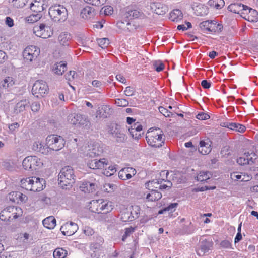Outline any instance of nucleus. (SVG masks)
I'll return each mask as SVG.
<instances>
[{"label": "nucleus", "instance_id": "33", "mask_svg": "<svg viewBox=\"0 0 258 258\" xmlns=\"http://www.w3.org/2000/svg\"><path fill=\"white\" fill-rule=\"evenodd\" d=\"M161 198L162 194L154 189H151L150 193L146 196V199L150 201H158Z\"/></svg>", "mask_w": 258, "mask_h": 258}, {"label": "nucleus", "instance_id": "30", "mask_svg": "<svg viewBox=\"0 0 258 258\" xmlns=\"http://www.w3.org/2000/svg\"><path fill=\"white\" fill-rule=\"evenodd\" d=\"M112 136L116 138V140L118 142H123L127 139L126 135L124 134L122 131L117 127H116L112 133Z\"/></svg>", "mask_w": 258, "mask_h": 258}, {"label": "nucleus", "instance_id": "50", "mask_svg": "<svg viewBox=\"0 0 258 258\" xmlns=\"http://www.w3.org/2000/svg\"><path fill=\"white\" fill-rule=\"evenodd\" d=\"M115 103L118 106L125 107L128 105V101L125 99H116Z\"/></svg>", "mask_w": 258, "mask_h": 258}, {"label": "nucleus", "instance_id": "16", "mask_svg": "<svg viewBox=\"0 0 258 258\" xmlns=\"http://www.w3.org/2000/svg\"><path fill=\"white\" fill-rule=\"evenodd\" d=\"M109 165L108 160L105 158L91 160L88 162V167L92 169H102Z\"/></svg>", "mask_w": 258, "mask_h": 258}, {"label": "nucleus", "instance_id": "64", "mask_svg": "<svg viewBox=\"0 0 258 258\" xmlns=\"http://www.w3.org/2000/svg\"><path fill=\"white\" fill-rule=\"evenodd\" d=\"M241 173L240 172H233L231 174V178L234 180H239L241 181Z\"/></svg>", "mask_w": 258, "mask_h": 258}, {"label": "nucleus", "instance_id": "57", "mask_svg": "<svg viewBox=\"0 0 258 258\" xmlns=\"http://www.w3.org/2000/svg\"><path fill=\"white\" fill-rule=\"evenodd\" d=\"M97 42L100 47L104 48L109 44V40L106 38H100L97 40Z\"/></svg>", "mask_w": 258, "mask_h": 258}, {"label": "nucleus", "instance_id": "15", "mask_svg": "<svg viewBox=\"0 0 258 258\" xmlns=\"http://www.w3.org/2000/svg\"><path fill=\"white\" fill-rule=\"evenodd\" d=\"M78 229V226L77 224L71 222H67L63 224L60 228V231L63 235L67 236H71L75 234Z\"/></svg>", "mask_w": 258, "mask_h": 258}, {"label": "nucleus", "instance_id": "46", "mask_svg": "<svg viewBox=\"0 0 258 258\" xmlns=\"http://www.w3.org/2000/svg\"><path fill=\"white\" fill-rule=\"evenodd\" d=\"M14 84V81L12 77H7L2 82V86L4 88L12 87Z\"/></svg>", "mask_w": 258, "mask_h": 258}, {"label": "nucleus", "instance_id": "14", "mask_svg": "<svg viewBox=\"0 0 258 258\" xmlns=\"http://www.w3.org/2000/svg\"><path fill=\"white\" fill-rule=\"evenodd\" d=\"M148 10H152L156 14L161 15H164L168 11L167 6L158 2L151 3L149 7H146V10H144L143 12L145 13L146 11L149 13Z\"/></svg>", "mask_w": 258, "mask_h": 258}, {"label": "nucleus", "instance_id": "35", "mask_svg": "<svg viewBox=\"0 0 258 258\" xmlns=\"http://www.w3.org/2000/svg\"><path fill=\"white\" fill-rule=\"evenodd\" d=\"M207 4L211 7L220 9L224 6L225 2L224 0H209Z\"/></svg>", "mask_w": 258, "mask_h": 258}, {"label": "nucleus", "instance_id": "38", "mask_svg": "<svg viewBox=\"0 0 258 258\" xmlns=\"http://www.w3.org/2000/svg\"><path fill=\"white\" fill-rule=\"evenodd\" d=\"M212 23V20H207L203 21L200 23L199 27L201 30L204 32H211Z\"/></svg>", "mask_w": 258, "mask_h": 258}, {"label": "nucleus", "instance_id": "13", "mask_svg": "<svg viewBox=\"0 0 258 258\" xmlns=\"http://www.w3.org/2000/svg\"><path fill=\"white\" fill-rule=\"evenodd\" d=\"M172 185V184L171 181L163 179H156L149 181L147 184V186L150 190L153 189V188L165 189L167 188H170Z\"/></svg>", "mask_w": 258, "mask_h": 258}, {"label": "nucleus", "instance_id": "56", "mask_svg": "<svg viewBox=\"0 0 258 258\" xmlns=\"http://www.w3.org/2000/svg\"><path fill=\"white\" fill-rule=\"evenodd\" d=\"M77 74L75 71H70L69 73H67L65 75L66 80L69 81H72L77 77Z\"/></svg>", "mask_w": 258, "mask_h": 258}, {"label": "nucleus", "instance_id": "19", "mask_svg": "<svg viewBox=\"0 0 258 258\" xmlns=\"http://www.w3.org/2000/svg\"><path fill=\"white\" fill-rule=\"evenodd\" d=\"M89 148L87 155L92 158L100 155L103 151V147L98 143H93Z\"/></svg>", "mask_w": 258, "mask_h": 258}, {"label": "nucleus", "instance_id": "32", "mask_svg": "<svg viewBox=\"0 0 258 258\" xmlns=\"http://www.w3.org/2000/svg\"><path fill=\"white\" fill-rule=\"evenodd\" d=\"M56 220L53 216H49L45 218L43 221V224L46 228L52 229L56 226Z\"/></svg>", "mask_w": 258, "mask_h": 258}, {"label": "nucleus", "instance_id": "4", "mask_svg": "<svg viewBox=\"0 0 258 258\" xmlns=\"http://www.w3.org/2000/svg\"><path fill=\"white\" fill-rule=\"evenodd\" d=\"M146 138L148 145L155 148L161 147L165 141V136L159 128L149 131Z\"/></svg>", "mask_w": 258, "mask_h": 258}, {"label": "nucleus", "instance_id": "3", "mask_svg": "<svg viewBox=\"0 0 258 258\" xmlns=\"http://www.w3.org/2000/svg\"><path fill=\"white\" fill-rule=\"evenodd\" d=\"M44 182L45 181L43 178L33 176L22 179L20 185L22 188L26 190L37 192L43 189Z\"/></svg>", "mask_w": 258, "mask_h": 258}, {"label": "nucleus", "instance_id": "55", "mask_svg": "<svg viewBox=\"0 0 258 258\" xmlns=\"http://www.w3.org/2000/svg\"><path fill=\"white\" fill-rule=\"evenodd\" d=\"M124 93L126 96H133L135 94V89L133 87L128 86L125 88Z\"/></svg>", "mask_w": 258, "mask_h": 258}, {"label": "nucleus", "instance_id": "22", "mask_svg": "<svg viewBox=\"0 0 258 258\" xmlns=\"http://www.w3.org/2000/svg\"><path fill=\"white\" fill-rule=\"evenodd\" d=\"M242 17L249 22H256L258 21V13L255 10L248 7V10L244 12Z\"/></svg>", "mask_w": 258, "mask_h": 258}, {"label": "nucleus", "instance_id": "12", "mask_svg": "<svg viewBox=\"0 0 258 258\" xmlns=\"http://www.w3.org/2000/svg\"><path fill=\"white\" fill-rule=\"evenodd\" d=\"M33 31L37 36L45 39L50 37L53 33L51 28L43 24L35 26L33 28Z\"/></svg>", "mask_w": 258, "mask_h": 258}, {"label": "nucleus", "instance_id": "7", "mask_svg": "<svg viewBox=\"0 0 258 258\" xmlns=\"http://www.w3.org/2000/svg\"><path fill=\"white\" fill-rule=\"evenodd\" d=\"M89 209L94 213H100L102 211L105 210L108 212L113 209L112 203L102 199L92 200L89 204Z\"/></svg>", "mask_w": 258, "mask_h": 258}, {"label": "nucleus", "instance_id": "31", "mask_svg": "<svg viewBox=\"0 0 258 258\" xmlns=\"http://www.w3.org/2000/svg\"><path fill=\"white\" fill-rule=\"evenodd\" d=\"M71 40L70 34L66 32L61 33L58 37V41L60 44L63 46L69 45V42Z\"/></svg>", "mask_w": 258, "mask_h": 258}, {"label": "nucleus", "instance_id": "10", "mask_svg": "<svg viewBox=\"0 0 258 258\" xmlns=\"http://www.w3.org/2000/svg\"><path fill=\"white\" fill-rule=\"evenodd\" d=\"M40 53V49L36 46L30 45L23 51V56L25 61L30 62L35 60Z\"/></svg>", "mask_w": 258, "mask_h": 258}, {"label": "nucleus", "instance_id": "47", "mask_svg": "<svg viewBox=\"0 0 258 258\" xmlns=\"http://www.w3.org/2000/svg\"><path fill=\"white\" fill-rule=\"evenodd\" d=\"M118 177L122 180H127L131 178V174L127 173L124 168L122 169L118 173Z\"/></svg>", "mask_w": 258, "mask_h": 258}, {"label": "nucleus", "instance_id": "52", "mask_svg": "<svg viewBox=\"0 0 258 258\" xmlns=\"http://www.w3.org/2000/svg\"><path fill=\"white\" fill-rule=\"evenodd\" d=\"M85 2L91 4L92 5L99 6L103 5L106 0H84Z\"/></svg>", "mask_w": 258, "mask_h": 258}, {"label": "nucleus", "instance_id": "43", "mask_svg": "<svg viewBox=\"0 0 258 258\" xmlns=\"http://www.w3.org/2000/svg\"><path fill=\"white\" fill-rule=\"evenodd\" d=\"M211 32L219 33L223 29V25L221 24L217 23L216 21L212 20L211 25Z\"/></svg>", "mask_w": 258, "mask_h": 258}, {"label": "nucleus", "instance_id": "51", "mask_svg": "<svg viewBox=\"0 0 258 258\" xmlns=\"http://www.w3.org/2000/svg\"><path fill=\"white\" fill-rule=\"evenodd\" d=\"M103 12L105 15H111L113 13V8L110 6H106L101 9V12Z\"/></svg>", "mask_w": 258, "mask_h": 258}, {"label": "nucleus", "instance_id": "59", "mask_svg": "<svg viewBox=\"0 0 258 258\" xmlns=\"http://www.w3.org/2000/svg\"><path fill=\"white\" fill-rule=\"evenodd\" d=\"M143 129V127L141 124L137 122L133 124V125L131 126V128H128V130H133L135 131V132H140Z\"/></svg>", "mask_w": 258, "mask_h": 258}, {"label": "nucleus", "instance_id": "26", "mask_svg": "<svg viewBox=\"0 0 258 258\" xmlns=\"http://www.w3.org/2000/svg\"><path fill=\"white\" fill-rule=\"evenodd\" d=\"M112 112V110L110 108L109 106L102 105L98 108L96 112V117H102L103 118H107L110 115Z\"/></svg>", "mask_w": 258, "mask_h": 258}, {"label": "nucleus", "instance_id": "45", "mask_svg": "<svg viewBox=\"0 0 258 258\" xmlns=\"http://www.w3.org/2000/svg\"><path fill=\"white\" fill-rule=\"evenodd\" d=\"M41 17V15L37 13L36 14H32L25 18L26 22L28 23H33L38 21Z\"/></svg>", "mask_w": 258, "mask_h": 258}, {"label": "nucleus", "instance_id": "54", "mask_svg": "<svg viewBox=\"0 0 258 258\" xmlns=\"http://www.w3.org/2000/svg\"><path fill=\"white\" fill-rule=\"evenodd\" d=\"M153 67L157 72H160L164 68V64L160 61H155L153 63Z\"/></svg>", "mask_w": 258, "mask_h": 258}, {"label": "nucleus", "instance_id": "62", "mask_svg": "<svg viewBox=\"0 0 258 258\" xmlns=\"http://www.w3.org/2000/svg\"><path fill=\"white\" fill-rule=\"evenodd\" d=\"M196 118L199 120H207L210 118V116L205 113L202 112L197 115Z\"/></svg>", "mask_w": 258, "mask_h": 258}, {"label": "nucleus", "instance_id": "48", "mask_svg": "<svg viewBox=\"0 0 258 258\" xmlns=\"http://www.w3.org/2000/svg\"><path fill=\"white\" fill-rule=\"evenodd\" d=\"M116 189V185L110 183H107L104 184L103 189L104 191L110 193L114 191Z\"/></svg>", "mask_w": 258, "mask_h": 258}, {"label": "nucleus", "instance_id": "58", "mask_svg": "<svg viewBox=\"0 0 258 258\" xmlns=\"http://www.w3.org/2000/svg\"><path fill=\"white\" fill-rule=\"evenodd\" d=\"M15 194L17 198L21 202L25 203L28 200V197L25 195L20 192H16Z\"/></svg>", "mask_w": 258, "mask_h": 258}, {"label": "nucleus", "instance_id": "36", "mask_svg": "<svg viewBox=\"0 0 258 258\" xmlns=\"http://www.w3.org/2000/svg\"><path fill=\"white\" fill-rule=\"evenodd\" d=\"M132 211H126L121 214L120 219L123 222L133 221L135 217L133 215Z\"/></svg>", "mask_w": 258, "mask_h": 258}, {"label": "nucleus", "instance_id": "17", "mask_svg": "<svg viewBox=\"0 0 258 258\" xmlns=\"http://www.w3.org/2000/svg\"><path fill=\"white\" fill-rule=\"evenodd\" d=\"M256 158V155L254 153H245L241 157L237 159V163L241 165L250 164L253 163V159Z\"/></svg>", "mask_w": 258, "mask_h": 258}, {"label": "nucleus", "instance_id": "39", "mask_svg": "<svg viewBox=\"0 0 258 258\" xmlns=\"http://www.w3.org/2000/svg\"><path fill=\"white\" fill-rule=\"evenodd\" d=\"M212 176L211 174L208 171H201L197 176V179L200 181H207Z\"/></svg>", "mask_w": 258, "mask_h": 258}, {"label": "nucleus", "instance_id": "20", "mask_svg": "<svg viewBox=\"0 0 258 258\" xmlns=\"http://www.w3.org/2000/svg\"><path fill=\"white\" fill-rule=\"evenodd\" d=\"M228 9L232 12L240 14L242 17L244 12L248 10V7L240 3H234L230 4Z\"/></svg>", "mask_w": 258, "mask_h": 258}, {"label": "nucleus", "instance_id": "61", "mask_svg": "<svg viewBox=\"0 0 258 258\" xmlns=\"http://www.w3.org/2000/svg\"><path fill=\"white\" fill-rule=\"evenodd\" d=\"M84 233L87 236H91L94 233V231L92 228L90 227L86 226L83 229Z\"/></svg>", "mask_w": 258, "mask_h": 258}, {"label": "nucleus", "instance_id": "53", "mask_svg": "<svg viewBox=\"0 0 258 258\" xmlns=\"http://www.w3.org/2000/svg\"><path fill=\"white\" fill-rule=\"evenodd\" d=\"M30 237V235L27 233L20 234L18 237L19 239L24 243H27Z\"/></svg>", "mask_w": 258, "mask_h": 258}, {"label": "nucleus", "instance_id": "5", "mask_svg": "<svg viewBox=\"0 0 258 258\" xmlns=\"http://www.w3.org/2000/svg\"><path fill=\"white\" fill-rule=\"evenodd\" d=\"M49 15L54 21L62 22L67 19L68 11L63 6L55 5L49 8Z\"/></svg>", "mask_w": 258, "mask_h": 258}, {"label": "nucleus", "instance_id": "1", "mask_svg": "<svg viewBox=\"0 0 258 258\" xmlns=\"http://www.w3.org/2000/svg\"><path fill=\"white\" fill-rule=\"evenodd\" d=\"M150 15V13L148 12L145 11L144 13L143 11L138 9L122 11L121 14V20L117 22L116 26L122 31H130L133 29V26L129 22L130 20L137 18L145 19Z\"/></svg>", "mask_w": 258, "mask_h": 258}, {"label": "nucleus", "instance_id": "25", "mask_svg": "<svg viewBox=\"0 0 258 258\" xmlns=\"http://www.w3.org/2000/svg\"><path fill=\"white\" fill-rule=\"evenodd\" d=\"M211 143L210 140L206 139L202 140L200 142L199 151L203 155H207L211 151Z\"/></svg>", "mask_w": 258, "mask_h": 258}, {"label": "nucleus", "instance_id": "21", "mask_svg": "<svg viewBox=\"0 0 258 258\" xmlns=\"http://www.w3.org/2000/svg\"><path fill=\"white\" fill-rule=\"evenodd\" d=\"M191 7L194 13L197 16H205L208 13L207 7L203 4L193 2L191 4Z\"/></svg>", "mask_w": 258, "mask_h": 258}, {"label": "nucleus", "instance_id": "28", "mask_svg": "<svg viewBox=\"0 0 258 258\" xmlns=\"http://www.w3.org/2000/svg\"><path fill=\"white\" fill-rule=\"evenodd\" d=\"M29 105V102L27 100H22L18 102L14 107L13 113L14 114H18L25 110L26 107Z\"/></svg>", "mask_w": 258, "mask_h": 258}, {"label": "nucleus", "instance_id": "44", "mask_svg": "<svg viewBox=\"0 0 258 258\" xmlns=\"http://www.w3.org/2000/svg\"><path fill=\"white\" fill-rule=\"evenodd\" d=\"M177 206L178 204L176 203H171L169 206L165 207L164 209L160 210L158 212V214H161L166 211H168L170 213H172L175 211Z\"/></svg>", "mask_w": 258, "mask_h": 258}, {"label": "nucleus", "instance_id": "49", "mask_svg": "<svg viewBox=\"0 0 258 258\" xmlns=\"http://www.w3.org/2000/svg\"><path fill=\"white\" fill-rule=\"evenodd\" d=\"M159 111L161 113H162L164 116H165L166 117H173V112L168 110V109L165 108L163 107H159Z\"/></svg>", "mask_w": 258, "mask_h": 258}, {"label": "nucleus", "instance_id": "6", "mask_svg": "<svg viewBox=\"0 0 258 258\" xmlns=\"http://www.w3.org/2000/svg\"><path fill=\"white\" fill-rule=\"evenodd\" d=\"M22 213L23 211L21 208L9 206L1 211L0 219L4 221L15 219L22 216Z\"/></svg>", "mask_w": 258, "mask_h": 258}, {"label": "nucleus", "instance_id": "63", "mask_svg": "<svg viewBox=\"0 0 258 258\" xmlns=\"http://www.w3.org/2000/svg\"><path fill=\"white\" fill-rule=\"evenodd\" d=\"M28 2V0H17L14 5L17 8H23Z\"/></svg>", "mask_w": 258, "mask_h": 258}, {"label": "nucleus", "instance_id": "37", "mask_svg": "<svg viewBox=\"0 0 258 258\" xmlns=\"http://www.w3.org/2000/svg\"><path fill=\"white\" fill-rule=\"evenodd\" d=\"M30 9L32 11L37 13L41 12L44 10L43 4L38 1H35L34 3L31 4Z\"/></svg>", "mask_w": 258, "mask_h": 258}, {"label": "nucleus", "instance_id": "40", "mask_svg": "<svg viewBox=\"0 0 258 258\" xmlns=\"http://www.w3.org/2000/svg\"><path fill=\"white\" fill-rule=\"evenodd\" d=\"M67 254V251L62 248H57L53 252L54 258H65Z\"/></svg>", "mask_w": 258, "mask_h": 258}, {"label": "nucleus", "instance_id": "18", "mask_svg": "<svg viewBox=\"0 0 258 258\" xmlns=\"http://www.w3.org/2000/svg\"><path fill=\"white\" fill-rule=\"evenodd\" d=\"M98 185V181L95 179L93 182L87 181L83 182L80 188L84 192H93L96 190Z\"/></svg>", "mask_w": 258, "mask_h": 258}, {"label": "nucleus", "instance_id": "42", "mask_svg": "<svg viewBox=\"0 0 258 258\" xmlns=\"http://www.w3.org/2000/svg\"><path fill=\"white\" fill-rule=\"evenodd\" d=\"M76 118L78 121L77 124H78L87 125L89 122L87 116L85 115L77 114H76Z\"/></svg>", "mask_w": 258, "mask_h": 258}, {"label": "nucleus", "instance_id": "60", "mask_svg": "<svg viewBox=\"0 0 258 258\" xmlns=\"http://www.w3.org/2000/svg\"><path fill=\"white\" fill-rule=\"evenodd\" d=\"M31 110L34 112H38L40 108V104L39 102L35 101L32 103L31 106Z\"/></svg>", "mask_w": 258, "mask_h": 258}, {"label": "nucleus", "instance_id": "11", "mask_svg": "<svg viewBox=\"0 0 258 258\" xmlns=\"http://www.w3.org/2000/svg\"><path fill=\"white\" fill-rule=\"evenodd\" d=\"M48 91V87L46 83L41 80L36 81L32 89V94L37 97H43Z\"/></svg>", "mask_w": 258, "mask_h": 258}, {"label": "nucleus", "instance_id": "24", "mask_svg": "<svg viewBox=\"0 0 258 258\" xmlns=\"http://www.w3.org/2000/svg\"><path fill=\"white\" fill-rule=\"evenodd\" d=\"M96 12L94 8L86 6L81 12V17L85 20H90L94 17Z\"/></svg>", "mask_w": 258, "mask_h": 258}, {"label": "nucleus", "instance_id": "34", "mask_svg": "<svg viewBox=\"0 0 258 258\" xmlns=\"http://www.w3.org/2000/svg\"><path fill=\"white\" fill-rule=\"evenodd\" d=\"M182 18V13L179 9H175L173 10L170 13V19L172 21L177 22L181 20Z\"/></svg>", "mask_w": 258, "mask_h": 258}, {"label": "nucleus", "instance_id": "29", "mask_svg": "<svg viewBox=\"0 0 258 258\" xmlns=\"http://www.w3.org/2000/svg\"><path fill=\"white\" fill-rule=\"evenodd\" d=\"M67 70V63L64 61H61L59 63H55L53 67L52 70L56 75H61Z\"/></svg>", "mask_w": 258, "mask_h": 258}, {"label": "nucleus", "instance_id": "2", "mask_svg": "<svg viewBox=\"0 0 258 258\" xmlns=\"http://www.w3.org/2000/svg\"><path fill=\"white\" fill-rule=\"evenodd\" d=\"M75 176L73 168L70 166L62 168L58 175V184L63 189H69L75 183Z\"/></svg>", "mask_w": 258, "mask_h": 258}, {"label": "nucleus", "instance_id": "41", "mask_svg": "<svg viewBox=\"0 0 258 258\" xmlns=\"http://www.w3.org/2000/svg\"><path fill=\"white\" fill-rule=\"evenodd\" d=\"M116 171V169L114 165H107L104 168L103 174L106 176H110Z\"/></svg>", "mask_w": 258, "mask_h": 258}, {"label": "nucleus", "instance_id": "23", "mask_svg": "<svg viewBox=\"0 0 258 258\" xmlns=\"http://www.w3.org/2000/svg\"><path fill=\"white\" fill-rule=\"evenodd\" d=\"M212 246V243L206 240L201 241L200 247L197 249V253L200 256H203L207 253Z\"/></svg>", "mask_w": 258, "mask_h": 258}, {"label": "nucleus", "instance_id": "27", "mask_svg": "<svg viewBox=\"0 0 258 258\" xmlns=\"http://www.w3.org/2000/svg\"><path fill=\"white\" fill-rule=\"evenodd\" d=\"M34 151L40 152L43 154H48L50 152V149L47 145H44L41 142L38 141L35 142L32 146Z\"/></svg>", "mask_w": 258, "mask_h": 258}, {"label": "nucleus", "instance_id": "8", "mask_svg": "<svg viewBox=\"0 0 258 258\" xmlns=\"http://www.w3.org/2000/svg\"><path fill=\"white\" fill-rule=\"evenodd\" d=\"M46 144L50 149V151H58L64 146L65 142L61 136L52 135L46 138Z\"/></svg>", "mask_w": 258, "mask_h": 258}, {"label": "nucleus", "instance_id": "9", "mask_svg": "<svg viewBox=\"0 0 258 258\" xmlns=\"http://www.w3.org/2000/svg\"><path fill=\"white\" fill-rule=\"evenodd\" d=\"M43 165L41 160L36 156H28L22 162V165L25 170H36L41 168Z\"/></svg>", "mask_w": 258, "mask_h": 258}]
</instances>
